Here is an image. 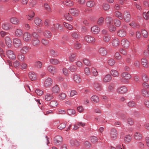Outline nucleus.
Segmentation results:
<instances>
[{
  "label": "nucleus",
  "instance_id": "f257e3e1",
  "mask_svg": "<svg viewBox=\"0 0 149 149\" xmlns=\"http://www.w3.org/2000/svg\"><path fill=\"white\" fill-rule=\"evenodd\" d=\"M31 36L29 33L27 32H24L22 35V39L24 41L26 42H30L31 40Z\"/></svg>",
  "mask_w": 149,
  "mask_h": 149
},
{
  "label": "nucleus",
  "instance_id": "f03ea898",
  "mask_svg": "<svg viewBox=\"0 0 149 149\" xmlns=\"http://www.w3.org/2000/svg\"><path fill=\"white\" fill-rule=\"evenodd\" d=\"M53 83V80L50 78H47L44 81L43 85L45 88H49L50 87Z\"/></svg>",
  "mask_w": 149,
  "mask_h": 149
},
{
  "label": "nucleus",
  "instance_id": "7ed1b4c3",
  "mask_svg": "<svg viewBox=\"0 0 149 149\" xmlns=\"http://www.w3.org/2000/svg\"><path fill=\"white\" fill-rule=\"evenodd\" d=\"M123 18L125 22H128L130 21L131 18V15L128 11H126L124 12L123 13Z\"/></svg>",
  "mask_w": 149,
  "mask_h": 149
},
{
  "label": "nucleus",
  "instance_id": "20e7f679",
  "mask_svg": "<svg viewBox=\"0 0 149 149\" xmlns=\"http://www.w3.org/2000/svg\"><path fill=\"white\" fill-rule=\"evenodd\" d=\"M13 43L14 46L16 48H18L22 45L20 40L18 38L13 39Z\"/></svg>",
  "mask_w": 149,
  "mask_h": 149
},
{
  "label": "nucleus",
  "instance_id": "39448f33",
  "mask_svg": "<svg viewBox=\"0 0 149 149\" xmlns=\"http://www.w3.org/2000/svg\"><path fill=\"white\" fill-rule=\"evenodd\" d=\"M11 23L13 24L17 25L20 23V20L17 17H13L11 18L10 20Z\"/></svg>",
  "mask_w": 149,
  "mask_h": 149
},
{
  "label": "nucleus",
  "instance_id": "423d86ee",
  "mask_svg": "<svg viewBox=\"0 0 149 149\" xmlns=\"http://www.w3.org/2000/svg\"><path fill=\"white\" fill-rule=\"evenodd\" d=\"M127 91V89L126 87L124 86L119 87L117 90V92L121 94H124L126 93Z\"/></svg>",
  "mask_w": 149,
  "mask_h": 149
},
{
  "label": "nucleus",
  "instance_id": "0eeeda50",
  "mask_svg": "<svg viewBox=\"0 0 149 149\" xmlns=\"http://www.w3.org/2000/svg\"><path fill=\"white\" fill-rule=\"evenodd\" d=\"M71 14L74 16L76 17L78 16L80 13L79 10L76 8H72L70 10Z\"/></svg>",
  "mask_w": 149,
  "mask_h": 149
},
{
  "label": "nucleus",
  "instance_id": "6e6552de",
  "mask_svg": "<svg viewBox=\"0 0 149 149\" xmlns=\"http://www.w3.org/2000/svg\"><path fill=\"white\" fill-rule=\"evenodd\" d=\"M98 52L99 54L103 56L106 55L108 53L107 49L105 47H101L99 49Z\"/></svg>",
  "mask_w": 149,
  "mask_h": 149
},
{
  "label": "nucleus",
  "instance_id": "1a4fd4ad",
  "mask_svg": "<svg viewBox=\"0 0 149 149\" xmlns=\"http://www.w3.org/2000/svg\"><path fill=\"white\" fill-rule=\"evenodd\" d=\"M31 43L33 46L37 47L40 45V42L38 38H33L31 41Z\"/></svg>",
  "mask_w": 149,
  "mask_h": 149
},
{
  "label": "nucleus",
  "instance_id": "9d476101",
  "mask_svg": "<svg viewBox=\"0 0 149 149\" xmlns=\"http://www.w3.org/2000/svg\"><path fill=\"white\" fill-rule=\"evenodd\" d=\"M6 55L8 57L10 58L14 59L15 58V55L13 51L9 50L7 51Z\"/></svg>",
  "mask_w": 149,
  "mask_h": 149
},
{
  "label": "nucleus",
  "instance_id": "9b49d317",
  "mask_svg": "<svg viewBox=\"0 0 149 149\" xmlns=\"http://www.w3.org/2000/svg\"><path fill=\"white\" fill-rule=\"evenodd\" d=\"M110 134L112 139H116L117 137V132L116 130L114 129H112L111 131Z\"/></svg>",
  "mask_w": 149,
  "mask_h": 149
},
{
  "label": "nucleus",
  "instance_id": "f8f14e48",
  "mask_svg": "<svg viewBox=\"0 0 149 149\" xmlns=\"http://www.w3.org/2000/svg\"><path fill=\"white\" fill-rule=\"evenodd\" d=\"M86 41L89 43H94L95 42V38L90 35H87L85 37Z\"/></svg>",
  "mask_w": 149,
  "mask_h": 149
},
{
  "label": "nucleus",
  "instance_id": "ddd939ff",
  "mask_svg": "<svg viewBox=\"0 0 149 149\" xmlns=\"http://www.w3.org/2000/svg\"><path fill=\"white\" fill-rule=\"evenodd\" d=\"M23 30L19 28L17 29L15 31V35L17 37H21L23 34Z\"/></svg>",
  "mask_w": 149,
  "mask_h": 149
},
{
  "label": "nucleus",
  "instance_id": "4468645a",
  "mask_svg": "<svg viewBox=\"0 0 149 149\" xmlns=\"http://www.w3.org/2000/svg\"><path fill=\"white\" fill-rule=\"evenodd\" d=\"M48 71L53 75L56 73L57 69L56 67L51 65L48 66L47 68Z\"/></svg>",
  "mask_w": 149,
  "mask_h": 149
},
{
  "label": "nucleus",
  "instance_id": "2eb2a0df",
  "mask_svg": "<svg viewBox=\"0 0 149 149\" xmlns=\"http://www.w3.org/2000/svg\"><path fill=\"white\" fill-rule=\"evenodd\" d=\"M62 138L61 136H57L54 138V143L56 145H58L62 142Z\"/></svg>",
  "mask_w": 149,
  "mask_h": 149
},
{
  "label": "nucleus",
  "instance_id": "dca6fc26",
  "mask_svg": "<svg viewBox=\"0 0 149 149\" xmlns=\"http://www.w3.org/2000/svg\"><path fill=\"white\" fill-rule=\"evenodd\" d=\"M121 44L123 47L126 48H128L129 46V42L125 38H124L121 41Z\"/></svg>",
  "mask_w": 149,
  "mask_h": 149
},
{
  "label": "nucleus",
  "instance_id": "f3484780",
  "mask_svg": "<svg viewBox=\"0 0 149 149\" xmlns=\"http://www.w3.org/2000/svg\"><path fill=\"white\" fill-rule=\"evenodd\" d=\"M35 15V13L33 11H31L29 12L28 15H26V17L28 20L31 21L33 20Z\"/></svg>",
  "mask_w": 149,
  "mask_h": 149
},
{
  "label": "nucleus",
  "instance_id": "a211bd4d",
  "mask_svg": "<svg viewBox=\"0 0 149 149\" xmlns=\"http://www.w3.org/2000/svg\"><path fill=\"white\" fill-rule=\"evenodd\" d=\"M121 75L122 78L126 79L128 80L131 78L132 77L131 74L127 72H122Z\"/></svg>",
  "mask_w": 149,
  "mask_h": 149
},
{
  "label": "nucleus",
  "instance_id": "6ab92c4d",
  "mask_svg": "<svg viewBox=\"0 0 149 149\" xmlns=\"http://www.w3.org/2000/svg\"><path fill=\"white\" fill-rule=\"evenodd\" d=\"M5 40L7 47L9 48H10L12 46V41L10 38L8 37H6L5 38Z\"/></svg>",
  "mask_w": 149,
  "mask_h": 149
},
{
  "label": "nucleus",
  "instance_id": "aec40b11",
  "mask_svg": "<svg viewBox=\"0 0 149 149\" xmlns=\"http://www.w3.org/2000/svg\"><path fill=\"white\" fill-rule=\"evenodd\" d=\"M92 32L94 34H97L100 31V28L97 26H93L91 29Z\"/></svg>",
  "mask_w": 149,
  "mask_h": 149
},
{
  "label": "nucleus",
  "instance_id": "412c9836",
  "mask_svg": "<svg viewBox=\"0 0 149 149\" xmlns=\"http://www.w3.org/2000/svg\"><path fill=\"white\" fill-rule=\"evenodd\" d=\"M51 91L54 94L58 93L60 91V89L58 86L55 85L52 87Z\"/></svg>",
  "mask_w": 149,
  "mask_h": 149
},
{
  "label": "nucleus",
  "instance_id": "4be33fe9",
  "mask_svg": "<svg viewBox=\"0 0 149 149\" xmlns=\"http://www.w3.org/2000/svg\"><path fill=\"white\" fill-rule=\"evenodd\" d=\"M112 78L111 75L109 74H107L105 75L103 78V81L105 83L109 82L111 79Z\"/></svg>",
  "mask_w": 149,
  "mask_h": 149
},
{
  "label": "nucleus",
  "instance_id": "5701e85b",
  "mask_svg": "<svg viewBox=\"0 0 149 149\" xmlns=\"http://www.w3.org/2000/svg\"><path fill=\"white\" fill-rule=\"evenodd\" d=\"M30 48L29 47L24 46L20 50V52L22 54H26L29 50Z\"/></svg>",
  "mask_w": 149,
  "mask_h": 149
},
{
  "label": "nucleus",
  "instance_id": "b1692460",
  "mask_svg": "<svg viewBox=\"0 0 149 149\" xmlns=\"http://www.w3.org/2000/svg\"><path fill=\"white\" fill-rule=\"evenodd\" d=\"M76 58V55L75 53L71 54L69 56L68 59L69 61L73 62L74 61Z\"/></svg>",
  "mask_w": 149,
  "mask_h": 149
},
{
  "label": "nucleus",
  "instance_id": "393cba45",
  "mask_svg": "<svg viewBox=\"0 0 149 149\" xmlns=\"http://www.w3.org/2000/svg\"><path fill=\"white\" fill-rule=\"evenodd\" d=\"M29 76L31 80H36V74L33 72H30L29 74Z\"/></svg>",
  "mask_w": 149,
  "mask_h": 149
},
{
  "label": "nucleus",
  "instance_id": "a878e982",
  "mask_svg": "<svg viewBox=\"0 0 149 149\" xmlns=\"http://www.w3.org/2000/svg\"><path fill=\"white\" fill-rule=\"evenodd\" d=\"M141 63L144 67L145 68L148 67V61L145 58H143L142 59Z\"/></svg>",
  "mask_w": 149,
  "mask_h": 149
},
{
  "label": "nucleus",
  "instance_id": "bb28decb",
  "mask_svg": "<svg viewBox=\"0 0 149 149\" xmlns=\"http://www.w3.org/2000/svg\"><path fill=\"white\" fill-rule=\"evenodd\" d=\"M35 23L38 26L41 27L42 25V20L38 17H36L34 20Z\"/></svg>",
  "mask_w": 149,
  "mask_h": 149
},
{
  "label": "nucleus",
  "instance_id": "cd10ccee",
  "mask_svg": "<svg viewBox=\"0 0 149 149\" xmlns=\"http://www.w3.org/2000/svg\"><path fill=\"white\" fill-rule=\"evenodd\" d=\"M118 35L120 37H123L126 36V33L125 31L123 29L120 30L118 32Z\"/></svg>",
  "mask_w": 149,
  "mask_h": 149
},
{
  "label": "nucleus",
  "instance_id": "c85d7f7f",
  "mask_svg": "<svg viewBox=\"0 0 149 149\" xmlns=\"http://www.w3.org/2000/svg\"><path fill=\"white\" fill-rule=\"evenodd\" d=\"M71 145L73 147H77L79 145V142L75 140H72L70 141Z\"/></svg>",
  "mask_w": 149,
  "mask_h": 149
},
{
  "label": "nucleus",
  "instance_id": "c756f323",
  "mask_svg": "<svg viewBox=\"0 0 149 149\" xmlns=\"http://www.w3.org/2000/svg\"><path fill=\"white\" fill-rule=\"evenodd\" d=\"M142 95L144 97H149V92L148 90L143 89L141 91Z\"/></svg>",
  "mask_w": 149,
  "mask_h": 149
},
{
  "label": "nucleus",
  "instance_id": "7c9ffc66",
  "mask_svg": "<svg viewBox=\"0 0 149 149\" xmlns=\"http://www.w3.org/2000/svg\"><path fill=\"white\" fill-rule=\"evenodd\" d=\"M91 101L95 103H96L99 102V100L98 97L96 95L92 96L91 98Z\"/></svg>",
  "mask_w": 149,
  "mask_h": 149
},
{
  "label": "nucleus",
  "instance_id": "2f4dec72",
  "mask_svg": "<svg viewBox=\"0 0 149 149\" xmlns=\"http://www.w3.org/2000/svg\"><path fill=\"white\" fill-rule=\"evenodd\" d=\"M17 59L20 61L24 62L26 60L25 56L22 53L19 54L17 56Z\"/></svg>",
  "mask_w": 149,
  "mask_h": 149
},
{
  "label": "nucleus",
  "instance_id": "473e14b6",
  "mask_svg": "<svg viewBox=\"0 0 149 149\" xmlns=\"http://www.w3.org/2000/svg\"><path fill=\"white\" fill-rule=\"evenodd\" d=\"M10 27V25L8 23H4L2 25V28L5 30L9 29Z\"/></svg>",
  "mask_w": 149,
  "mask_h": 149
},
{
  "label": "nucleus",
  "instance_id": "72a5a7b5",
  "mask_svg": "<svg viewBox=\"0 0 149 149\" xmlns=\"http://www.w3.org/2000/svg\"><path fill=\"white\" fill-rule=\"evenodd\" d=\"M64 17L67 20L69 21H71L73 19L72 17L68 13H65V14Z\"/></svg>",
  "mask_w": 149,
  "mask_h": 149
},
{
  "label": "nucleus",
  "instance_id": "f704fd0d",
  "mask_svg": "<svg viewBox=\"0 0 149 149\" xmlns=\"http://www.w3.org/2000/svg\"><path fill=\"white\" fill-rule=\"evenodd\" d=\"M134 138L136 140H139L142 139V136L140 133L136 132L134 134Z\"/></svg>",
  "mask_w": 149,
  "mask_h": 149
},
{
  "label": "nucleus",
  "instance_id": "c9c22d12",
  "mask_svg": "<svg viewBox=\"0 0 149 149\" xmlns=\"http://www.w3.org/2000/svg\"><path fill=\"white\" fill-rule=\"evenodd\" d=\"M114 15L116 17L120 19H122L123 18L122 14L118 11H116L114 13Z\"/></svg>",
  "mask_w": 149,
  "mask_h": 149
},
{
  "label": "nucleus",
  "instance_id": "e433bc0d",
  "mask_svg": "<svg viewBox=\"0 0 149 149\" xmlns=\"http://www.w3.org/2000/svg\"><path fill=\"white\" fill-rule=\"evenodd\" d=\"M73 79L74 81L76 83H80L81 81V79L80 76L78 75H74V76Z\"/></svg>",
  "mask_w": 149,
  "mask_h": 149
},
{
  "label": "nucleus",
  "instance_id": "4c0bfd02",
  "mask_svg": "<svg viewBox=\"0 0 149 149\" xmlns=\"http://www.w3.org/2000/svg\"><path fill=\"white\" fill-rule=\"evenodd\" d=\"M113 46L114 47H116L119 45V42L117 38H115L113 39L112 42Z\"/></svg>",
  "mask_w": 149,
  "mask_h": 149
},
{
  "label": "nucleus",
  "instance_id": "58836bf2",
  "mask_svg": "<svg viewBox=\"0 0 149 149\" xmlns=\"http://www.w3.org/2000/svg\"><path fill=\"white\" fill-rule=\"evenodd\" d=\"M132 139L131 136L130 134L126 135L124 138V141L125 143H129Z\"/></svg>",
  "mask_w": 149,
  "mask_h": 149
},
{
  "label": "nucleus",
  "instance_id": "ea45409f",
  "mask_svg": "<svg viewBox=\"0 0 149 149\" xmlns=\"http://www.w3.org/2000/svg\"><path fill=\"white\" fill-rule=\"evenodd\" d=\"M111 75L114 77H117L119 75L118 72L115 70H112L111 71Z\"/></svg>",
  "mask_w": 149,
  "mask_h": 149
},
{
  "label": "nucleus",
  "instance_id": "a19ab883",
  "mask_svg": "<svg viewBox=\"0 0 149 149\" xmlns=\"http://www.w3.org/2000/svg\"><path fill=\"white\" fill-rule=\"evenodd\" d=\"M87 6L89 7H93L95 5V3L94 1H88L86 3Z\"/></svg>",
  "mask_w": 149,
  "mask_h": 149
},
{
  "label": "nucleus",
  "instance_id": "79ce46f5",
  "mask_svg": "<svg viewBox=\"0 0 149 149\" xmlns=\"http://www.w3.org/2000/svg\"><path fill=\"white\" fill-rule=\"evenodd\" d=\"M64 3L65 5L68 6H72L74 5V2L70 0H66Z\"/></svg>",
  "mask_w": 149,
  "mask_h": 149
},
{
  "label": "nucleus",
  "instance_id": "37998d69",
  "mask_svg": "<svg viewBox=\"0 0 149 149\" xmlns=\"http://www.w3.org/2000/svg\"><path fill=\"white\" fill-rule=\"evenodd\" d=\"M42 66V63L40 61H36L34 64V66L38 68H40Z\"/></svg>",
  "mask_w": 149,
  "mask_h": 149
},
{
  "label": "nucleus",
  "instance_id": "c03bdc74",
  "mask_svg": "<svg viewBox=\"0 0 149 149\" xmlns=\"http://www.w3.org/2000/svg\"><path fill=\"white\" fill-rule=\"evenodd\" d=\"M109 30L111 32H113L115 31L116 29V28L113 25L109 24L107 25Z\"/></svg>",
  "mask_w": 149,
  "mask_h": 149
},
{
  "label": "nucleus",
  "instance_id": "a18cd8bd",
  "mask_svg": "<svg viewBox=\"0 0 149 149\" xmlns=\"http://www.w3.org/2000/svg\"><path fill=\"white\" fill-rule=\"evenodd\" d=\"M50 62L53 65H56L59 63V61L57 59L51 58L49 60Z\"/></svg>",
  "mask_w": 149,
  "mask_h": 149
},
{
  "label": "nucleus",
  "instance_id": "49530a36",
  "mask_svg": "<svg viewBox=\"0 0 149 149\" xmlns=\"http://www.w3.org/2000/svg\"><path fill=\"white\" fill-rule=\"evenodd\" d=\"M105 21L107 24H111L113 23V20L112 18L110 17H106Z\"/></svg>",
  "mask_w": 149,
  "mask_h": 149
},
{
  "label": "nucleus",
  "instance_id": "de8ad7c7",
  "mask_svg": "<svg viewBox=\"0 0 149 149\" xmlns=\"http://www.w3.org/2000/svg\"><path fill=\"white\" fill-rule=\"evenodd\" d=\"M71 37L73 39L76 40L79 38V35L77 33L73 32L71 34Z\"/></svg>",
  "mask_w": 149,
  "mask_h": 149
},
{
  "label": "nucleus",
  "instance_id": "09e8293b",
  "mask_svg": "<svg viewBox=\"0 0 149 149\" xmlns=\"http://www.w3.org/2000/svg\"><path fill=\"white\" fill-rule=\"evenodd\" d=\"M63 25L65 27L69 30H72L73 29L72 26L69 24H68L65 22L63 23Z\"/></svg>",
  "mask_w": 149,
  "mask_h": 149
},
{
  "label": "nucleus",
  "instance_id": "8fccbe9b",
  "mask_svg": "<svg viewBox=\"0 0 149 149\" xmlns=\"http://www.w3.org/2000/svg\"><path fill=\"white\" fill-rule=\"evenodd\" d=\"M44 6L46 10L48 13H50L52 12L51 8L48 4L46 3H45L44 4Z\"/></svg>",
  "mask_w": 149,
  "mask_h": 149
},
{
  "label": "nucleus",
  "instance_id": "3c124183",
  "mask_svg": "<svg viewBox=\"0 0 149 149\" xmlns=\"http://www.w3.org/2000/svg\"><path fill=\"white\" fill-rule=\"evenodd\" d=\"M53 98V96L52 95L49 93H47L45 95V100L47 101L51 100Z\"/></svg>",
  "mask_w": 149,
  "mask_h": 149
},
{
  "label": "nucleus",
  "instance_id": "603ef678",
  "mask_svg": "<svg viewBox=\"0 0 149 149\" xmlns=\"http://www.w3.org/2000/svg\"><path fill=\"white\" fill-rule=\"evenodd\" d=\"M44 36L47 38H50L52 36V33L50 31H46L44 32Z\"/></svg>",
  "mask_w": 149,
  "mask_h": 149
},
{
  "label": "nucleus",
  "instance_id": "864d4df0",
  "mask_svg": "<svg viewBox=\"0 0 149 149\" xmlns=\"http://www.w3.org/2000/svg\"><path fill=\"white\" fill-rule=\"evenodd\" d=\"M67 113L68 115H71L75 114L76 113V112L74 109H69L67 110Z\"/></svg>",
  "mask_w": 149,
  "mask_h": 149
},
{
  "label": "nucleus",
  "instance_id": "5fc2aeb1",
  "mask_svg": "<svg viewBox=\"0 0 149 149\" xmlns=\"http://www.w3.org/2000/svg\"><path fill=\"white\" fill-rule=\"evenodd\" d=\"M94 87L95 89L97 91H100L101 90L100 85L98 83H95L94 84Z\"/></svg>",
  "mask_w": 149,
  "mask_h": 149
},
{
  "label": "nucleus",
  "instance_id": "6e6d98bb",
  "mask_svg": "<svg viewBox=\"0 0 149 149\" xmlns=\"http://www.w3.org/2000/svg\"><path fill=\"white\" fill-rule=\"evenodd\" d=\"M91 72L93 75L95 77H96L98 75V73L97 70L94 67L92 68Z\"/></svg>",
  "mask_w": 149,
  "mask_h": 149
},
{
  "label": "nucleus",
  "instance_id": "4d7b16f0",
  "mask_svg": "<svg viewBox=\"0 0 149 149\" xmlns=\"http://www.w3.org/2000/svg\"><path fill=\"white\" fill-rule=\"evenodd\" d=\"M59 99L61 100H65L66 97V95L65 93H61L58 95Z\"/></svg>",
  "mask_w": 149,
  "mask_h": 149
},
{
  "label": "nucleus",
  "instance_id": "13d9d810",
  "mask_svg": "<svg viewBox=\"0 0 149 149\" xmlns=\"http://www.w3.org/2000/svg\"><path fill=\"white\" fill-rule=\"evenodd\" d=\"M128 106L131 107H134L136 106L135 102L133 101H130L127 103Z\"/></svg>",
  "mask_w": 149,
  "mask_h": 149
},
{
  "label": "nucleus",
  "instance_id": "bf43d9fd",
  "mask_svg": "<svg viewBox=\"0 0 149 149\" xmlns=\"http://www.w3.org/2000/svg\"><path fill=\"white\" fill-rule=\"evenodd\" d=\"M133 65L137 68H139L140 67V63L138 60H135L133 62Z\"/></svg>",
  "mask_w": 149,
  "mask_h": 149
},
{
  "label": "nucleus",
  "instance_id": "052dcab7",
  "mask_svg": "<svg viewBox=\"0 0 149 149\" xmlns=\"http://www.w3.org/2000/svg\"><path fill=\"white\" fill-rule=\"evenodd\" d=\"M77 110L79 113H82L84 111V108L82 106H80L77 107Z\"/></svg>",
  "mask_w": 149,
  "mask_h": 149
},
{
  "label": "nucleus",
  "instance_id": "680f3d73",
  "mask_svg": "<svg viewBox=\"0 0 149 149\" xmlns=\"http://www.w3.org/2000/svg\"><path fill=\"white\" fill-rule=\"evenodd\" d=\"M102 8L104 10H107L110 8V6L108 3H104L103 5Z\"/></svg>",
  "mask_w": 149,
  "mask_h": 149
},
{
  "label": "nucleus",
  "instance_id": "e2e57ef3",
  "mask_svg": "<svg viewBox=\"0 0 149 149\" xmlns=\"http://www.w3.org/2000/svg\"><path fill=\"white\" fill-rule=\"evenodd\" d=\"M58 105V103L56 101L54 100L51 101L49 103L50 106L53 107H55Z\"/></svg>",
  "mask_w": 149,
  "mask_h": 149
},
{
  "label": "nucleus",
  "instance_id": "0e129e2a",
  "mask_svg": "<svg viewBox=\"0 0 149 149\" xmlns=\"http://www.w3.org/2000/svg\"><path fill=\"white\" fill-rule=\"evenodd\" d=\"M111 37L109 35H105L103 37V39L106 42H109L110 40Z\"/></svg>",
  "mask_w": 149,
  "mask_h": 149
},
{
  "label": "nucleus",
  "instance_id": "69168bd1",
  "mask_svg": "<svg viewBox=\"0 0 149 149\" xmlns=\"http://www.w3.org/2000/svg\"><path fill=\"white\" fill-rule=\"evenodd\" d=\"M104 19L102 17H101L99 18L97 21V24L99 25H101L103 24Z\"/></svg>",
  "mask_w": 149,
  "mask_h": 149
},
{
  "label": "nucleus",
  "instance_id": "338daca9",
  "mask_svg": "<svg viewBox=\"0 0 149 149\" xmlns=\"http://www.w3.org/2000/svg\"><path fill=\"white\" fill-rule=\"evenodd\" d=\"M84 63L87 66H90L91 63L90 61L88 59L84 58L83 60Z\"/></svg>",
  "mask_w": 149,
  "mask_h": 149
},
{
  "label": "nucleus",
  "instance_id": "774afa93",
  "mask_svg": "<svg viewBox=\"0 0 149 149\" xmlns=\"http://www.w3.org/2000/svg\"><path fill=\"white\" fill-rule=\"evenodd\" d=\"M114 56L115 58L118 60H120L122 58V57L118 52L116 53Z\"/></svg>",
  "mask_w": 149,
  "mask_h": 149
}]
</instances>
